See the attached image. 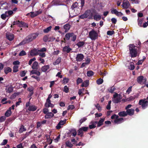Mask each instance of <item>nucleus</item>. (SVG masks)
<instances>
[{"mask_svg":"<svg viewBox=\"0 0 148 148\" xmlns=\"http://www.w3.org/2000/svg\"><path fill=\"white\" fill-rule=\"evenodd\" d=\"M39 34L38 33H32L29 34L18 45H24L26 43H29L33 41L34 39L38 37Z\"/></svg>","mask_w":148,"mask_h":148,"instance_id":"obj_1","label":"nucleus"},{"mask_svg":"<svg viewBox=\"0 0 148 148\" xmlns=\"http://www.w3.org/2000/svg\"><path fill=\"white\" fill-rule=\"evenodd\" d=\"M136 47L134 44H130L129 45L130 56L132 58L136 57L138 56V52Z\"/></svg>","mask_w":148,"mask_h":148,"instance_id":"obj_2","label":"nucleus"},{"mask_svg":"<svg viewBox=\"0 0 148 148\" xmlns=\"http://www.w3.org/2000/svg\"><path fill=\"white\" fill-rule=\"evenodd\" d=\"M71 41H75L77 38V36L75 35L74 33H68L65 34V37L64 38V40L62 41V42H66V41L69 40L70 39Z\"/></svg>","mask_w":148,"mask_h":148,"instance_id":"obj_3","label":"nucleus"},{"mask_svg":"<svg viewBox=\"0 0 148 148\" xmlns=\"http://www.w3.org/2000/svg\"><path fill=\"white\" fill-rule=\"evenodd\" d=\"M89 37L92 40H95L97 38L98 34L96 31L93 29L89 33Z\"/></svg>","mask_w":148,"mask_h":148,"instance_id":"obj_4","label":"nucleus"},{"mask_svg":"<svg viewBox=\"0 0 148 148\" xmlns=\"http://www.w3.org/2000/svg\"><path fill=\"white\" fill-rule=\"evenodd\" d=\"M138 104L140 105L143 109H145L148 106V101L146 99H140L139 100Z\"/></svg>","mask_w":148,"mask_h":148,"instance_id":"obj_5","label":"nucleus"},{"mask_svg":"<svg viewBox=\"0 0 148 148\" xmlns=\"http://www.w3.org/2000/svg\"><path fill=\"white\" fill-rule=\"evenodd\" d=\"M113 97L115 98L113 100V101L114 103H117L121 101V100L122 98V96L120 94H118L117 93L115 92V94L113 95Z\"/></svg>","mask_w":148,"mask_h":148,"instance_id":"obj_6","label":"nucleus"},{"mask_svg":"<svg viewBox=\"0 0 148 148\" xmlns=\"http://www.w3.org/2000/svg\"><path fill=\"white\" fill-rule=\"evenodd\" d=\"M138 82L140 84L145 83L146 81V78H144L143 76H138L137 78Z\"/></svg>","mask_w":148,"mask_h":148,"instance_id":"obj_7","label":"nucleus"},{"mask_svg":"<svg viewBox=\"0 0 148 148\" xmlns=\"http://www.w3.org/2000/svg\"><path fill=\"white\" fill-rule=\"evenodd\" d=\"M66 121V119H65L64 120L60 121L59 123H58L57 125L56 126V127L57 129L59 130L61 127V125H63L64 124H65Z\"/></svg>","mask_w":148,"mask_h":148,"instance_id":"obj_8","label":"nucleus"},{"mask_svg":"<svg viewBox=\"0 0 148 148\" xmlns=\"http://www.w3.org/2000/svg\"><path fill=\"white\" fill-rule=\"evenodd\" d=\"M84 56L82 54H77L76 58V60L77 62L81 61L84 59Z\"/></svg>","mask_w":148,"mask_h":148,"instance_id":"obj_9","label":"nucleus"},{"mask_svg":"<svg viewBox=\"0 0 148 148\" xmlns=\"http://www.w3.org/2000/svg\"><path fill=\"white\" fill-rule=\"evenodd\" d=\"M85 12L86 14V18H87L88 17L89 19L92 18L93 14L92 13H91L90 10H87L85 11Z\"/></svg>","mask_w":148,"mask_h":148,"instance_id":"obj_10","label":"nucleus"},{"mask_svg":"<svg viewBox=\"0 0 148 148\" xmlns=\"http://www.w3.org/2000/svg\"><path fill=\"white\" fill-rule=\"evenodd\" d=\"M126 111L127 116V115L130 116H132L134 114V109L131 108L129 109H127Z\"/></svg>","mask_w":148,"mask_h":148,"instance_id":"obj_11","label":"nucleus"},{"mask_svg":"<svg viewBox=\"0 0 148 148\" xmlns=\"http://www.w3.org/2000/svg\"><path fill=\"white\" fill-rule=\"evenodd\" d=\"M121 5L125 9H127L130 5L129 2L127 0L126 1H124Z\"/></svg>","mask_w":148,"mask_h":148,"instance_id":"obj_12","label":"nucleus"},{"mask_svg":"<svg viewBox=\"0 0 148 148\" xmlns=\"http://www.w3.org/2000/svg\"><path fill=\"white\" fill-rule=\"evenodd\" d=\"M6 38L9 40V41H12L13 40L14 36L13 34H7L6 35Z\"/></svg>","mask_w":148,"mask_h":148,"instance_id":"obj_13","label":"nucleus"},{"mask_svg":"<svg viewBox=\"0 0 148 148\" xmlns=\"http://www.w3.org/2000/svg\"><path fill=\"white\" fill-rule=\"evenodd\" d=\"M39 67V65L37 61H35L33 63L32 66V68L33 69H38Z\"/></svg>","mask_w":148,"mask_h":148,"instance_id":"obj_14","label":"nucleus"},{"mask_svg":"<svg viewBox=\"0 0 148 148\" xmlns=\"http://www.w3.org/2000/svg\"><path fill=\"white\" fill-rule=\"evenodd\" d=\"M35 74L37 75L38 76H39V75H40V73L39 71H38L37 69H33L31 71L30 74V75L32 74Z\"/></svg>","mask_w":148,"mask_h":148,"instance_id":"obj_15","label":"nucleus"},{"mask_svg":"<svg viewBox=\"0 0 148 148\" xmlns=\"http://www.w3.org/2000/svg\"><path fill=\"white\" fill-rule=\"evenodd\" d=\"M72 49L70 48L69 46H66L64 47L63 51L64 52H66V53H68L70 52Z\"/></svg>","mask_w":148,"mask_h":148,"instance_id":"obj_16","label":"nucleus"},{"mask_svg":"<svg viewBox=\"0 0 148 148\" xmlns=\"http://www.w3.org/2000/svg\"><path fill=\"white\" fill-rule=\"evenodd\" d=\"M12 114L11 108V107H9L8 109L5 112V116L9 117Z\"/></svg>","mask_w":148,"mask_h":148,"instance_id":"obj_17","label":"nucleus"},{"mask_svg":"<svg viewBox=\"0 0 148 148\" xmlns=\"http://www.w3.org/2000/svg\"><path fill=\"white\" fill-rule=\"evenodd\" d=\"M36 109H37V106L33 105L30 106L28 108V110L30 111H35Z\"/></svg>","mask_w":148,"mask_h":148,"instance_id":"obj_18","label":"nucleus"},{"mask_svg":"<svg viewBox=\"0 0 148 148\" xmlns=\"http://www.w3.org/2000/svg\"><path fill=\"white\" fill-rule=\"evenodd\" d=\"M105 119V118H101L100 120L98 122L97 121V127H99L100 126L102 125H103V122Z\"/></svg>","mask_w":148,"mask_h":148,"instance_id":"obj_19","label":"nucleus"},{"mask_svg":"<svg viewBox=\"0 0 148 148\" xmlns=\"http://www.w3.org/2000/svg\"><path fill=\"white\" fill-rule=\"evenodd\" d=\"M50 68L49 65H45L43 66H42L41 68V69L43 72H46L48 69Z\"/></svg>","mask_w":148,"mask_h":148,"instance_id":"obj_20","label":"nucleus"},{"mask_svg":"<svg viewBox=\"0 0 148 148\" xmlns=\"http://www.w3.org/2000/svg\"><path fill=\"white\" fill-rule=\"evenodd\" d=\"M91 123H92L91 125H89V127L90 129H92L95 128L96 127V124L97 123V121H95L94 122L91 121Z\"/></svg>","mask_w":148,"mask_h":148,"instance_id":"obj_21","label":"nucleus"},{"mask_svg":"<svg viewBox=\"0 0 148 148\" xmlns=\"http://www.w3.org/2000/svg\"><path fill=\"white\" fill-rule=\"evenodd\" d=\"M124 121V118H120L117 119H115L114 120V122L115 123L119 124L123 122Z\"/></svg>","mask_w":148,"mask_h":148,"instance_id":"obj_22","label":"nucleus"},{"mask_svg":"<svg viewBox=\"0 0 148 148\" xmlns=\"http://www.w3.org/2000/svg\"><path fill=\"white\" fill-rule=\"evenodd\" d=\"M64 28L65 29V32H67L71 28V26L69 24H66L64 25Z\"/></svg>","mask_w":148,"mask_h":148,"instance_id":"obj_23","label":"nucleus"},{"mask_svg":"<svg viewBox=\"0 0 148 148\" xmlns=\"http://www.w3.org/2000/svg\"><path fill=\"white\" fill-rule=\"evenodd\" d=\"M19 27H28V25L26 23H25L23 21H20V23L19 25Z\"/></svg>","mask_w":148,"mask_h":148,"instance_id":"obj_24","label":"nucleus"},{"mask_svg":"<svg viewBox=\"0 0 148 148\" xmlns=\"http://www.w3.org/2000/svg\"><path fill=\"white\" fill-rule=\"evenodd\" d=\"M89 81L88 80H86L82 82L81 85V86L83 87H87L89 86Z\"/></svg>","mask_w":148,"mask_h":148,"instance_id":"obj_25","label":"nucleus"},{"mask_svg":"<svg viewBox=\"0 0 148 148\" xmlns=\"http://www.w3.org/2000/svg\"><path fill=\"white\" fill-rule=\"evenodd\" d=\"M54 116V114L52 112H48L45 116V119H51V118L53 117Z\"/></svg>","mask_w":148,"mask_h":148,"instance_id":"obj_26","label":"nucleus"},{"mask_svg":"<svg viewBox=\"0 0 148 148\" xmlns=\"http://www.w3.org/2000/svg\"><path fill=\"white\" fill-rule=\"evenodd\" d=\"M30 54L32 56H36L38 55V53L37 50L36 49H34L31 50L30 51Z\"/></svg>","mask_w":148,"mask_h":148,"instance_id":"obj_27","label":"nucleus"},{"mask_svg":"<svg viewBox=\"0 0 148 148\" xmlns=\"http://www.w3.org/2000/svg\"><path fill=\"white\" fill-rule=\"evenodd\" d=\"M118 115L121 117H125L127 116L126 111H122L119 112Z\"/></svg>","mask_w":148,"mask_h":148,"instance_id":"obj_28","label":"nucleus"},{"mask_svg":"<svg viewBox=\"0 0 148 148\" xmlns=\"http://www.w3.org/2000/svg\"><path fill=\"white\" fill-rule=\"evenodd\" d=\"M4 72L5 74H7L9 72H11L12 71V69L9 67H6L4 69Z\"/></svg>","mask_w":148,"mask_h":148,"instance_id":"obj_29","label":"nucleus"},{"mask_svg":"<svg viewBox=\"0 0 148 148\" xmlns=\"http://www.w3.org/2000/svg\"><path fill=\"white\" fill-rule=\"evenodd\" d=\"M62 60L61 57H58L54 62H53V64L54 65H56V64H59L60 63Z\"/></svg>","mask_w":148,"mask_h":148,"instance_id":"obj_30","label":"nucleus"},{"mask_svg":"<svg viewBox=\"0 0 148 148\" xmlns=\"http://www.w3.org/2000/svg\"><path fill=\"white\" fill-rule=\"evenodd\" d=\"M51 102V100H49V99H46V102L45 104V106L46 108L49 107L50 106Z\"/></svg>","mask_w":148,"mask_h":148,"instance_id":"obj_31","label":"nucleus"},{"mask_svg":"<svg viewBox=\"0 0 148 148\" xmlns=\"http://www.w3.org/2000/svg\"><path fill=\"white\" fill-rule=\"evenodd\" d=\"M13 87H12V85H10L9 87L7 88H6L7 92H8L9 93L13 92Z\"/></svg>","mask_w":148,"mask_h":148,"instance_id":"obj_32","label":"nucleus"},{"mask_svg":"<svg viewBox=\"0 0 148 148\" xmlns=\"http://www.w3.org/2000/svg\"><path fill=\"white\" fill-rule=\"evenodd\" d=\"M65 145L66 147L72 148L73 146V144H72L71 143L69 140L66 141L65 142Z\"/></svg>","mask_w":148,"mask_h":148,"instance_id":"obj_33","label":"nucleus"},{"mask_svg":"<svg viewBox=\"0 0 148 148\" xmlns=\"http://www.w3.org/2000/svg\"><path fill=\"white\" fill-rule=\"evenodd\" d=\"M8 17L7 14V11L5 12V13L2 14L1 15V17L3 20H5L7 17Z\"/></svg>","mask_w":148,"mask_h":148,"instance_id":"obj_34","label":"nucleus"},{"mask_svg":"<svg viewBox=\"0 0 148 148\" xmlns=\"http://www.w3.org/2000/svg\"><path fill=\"white\" fill-rule=\"evenodd\" d=\"M84 43V42H83V41H80L77 43L76 45L77 46H78V47H81L83 46Z\"/></svg>","mask_w":148,"mask_h":148,"instance_id":"obj_35","label":"nucleus"},{"mask_svg":"<svg viewBox=\"0 0 148 148\" xmlns=\"http://www.w3.org/2000/svg\"><path fill=\"white\" fill-rule=\"evenodd\" d=\"M94 73L93 71H92V70H89V71H87L86 74L87 76L91 77L93 75Z\"/></svg>","mask_w":148,"mask_h":148,"instance_id":"obj_36","label":"nucleus"},{"mask_svg":"<svg viewBox=\"0 0 148 148\" xmlns=\"http://www.w3.org/2000/svg\"><path fill=\"white\" fill-rule=\"evenodd\" d=\"M70 132L73 134V136H76L77 134L76 130L75 129H72L70 130Z\"/></svg>","mask_w":148,"mask_h":148,"instance_id":"obj_37","label":"nucleus"},{"mask_svg":"<svg viewBox=\"0 0 148 148\" xmlns=\"http://www.w3.org/2000/svg\"><path fill=\"white\" fill-rule=\"evenodd\" d=\"M46 136L47 140V142L49 143V144H51L52 140L50 138V136H49L47 135V134L46 135Z\"/></svg>","mask_w":148,"mask_h":148,"instance_id":"obj_38","label":"nucleus"},{"mask_svg":"<svg viewBox=\"0 0 148 148\" xmlns=\"http://www.w3.org/2000/svg\"><path fill=\"white\" fill-rule=\"evenodd\" d=\"M52 28L51 26H50L49 27H48L47 28H46V29H45L43 30V32L44 33H48L49 31L51 30V29Z\"/></svg>","mask_w":148,"mask_h":148,"instance_id":"obj_39","label":"nucleus"},{"mask_svg":"<svg viewBox=\"0 0 148 148\" xmlns=\"http://www.w3.org/2000/svg\"><path fill=\"white\" fill-rule=\"evenodd\" d=\"M78 4L77 2H75V3H73L71 6V9L73 10H74L75 8H76L77 7Z\"/></svg>","mask_w":148,"mask_h":148,"instance_id":"obj_40","label":"nucleus"},{"mask_svg":"<svg viewBox=\"0 0 148 148\" xmlns=\"http://www.w3.org/2000/svg\"><path fill=\"white\" fill-rule=\"evenodd\" d=\"M93 17L94 19L96 20H100L101 18L100 15L96 14L94 15Z\"/></svg>","mask_w":148,"mask_h":148,"instance_id":"obj_41","label":"nucleus"},{"mask_svg":"<svg viewBox=\"0 0 148 148\" xmlns=\"http://www.w3.org/2000/svg\"><path fill=\"white\" fill-rule=\"evenodd\" d=\"M83 82V80H82V79L80 77H78L77 78V80H76V84L77 85H78L79 84L81 83H82V82Z\"/></svg>","mask_w":148,"mask_h":148,"instance_id":"obj_42","label":"nucleus"},{"mask_svg":"<svg viewBox=\"0 0 148 148\" xmlns=\"http://www.w3.org/2000/svg\"><path fill=\"white\" fill-rule=\"evenodd\" d=\"M95 106L99 111L101 112V111L102 107H101L100 105H99V103H97V104L95 105Z\"/></svg>","mask_w":148,"mask_h":148,"instance_id":"obj_43","label":"nucleus"},{"mask_svg":"<svg viewBox=\"0 0 148 148\" xmlns=\"http://www.w3.org/2000/svg\"><path fill=\"white\" fill-rule=\"evenodd\" d=\"M18 66L17 65H14L13 67V72H16L18 71Z\"/></svg>","mask_w":148,"mask_h":148,"instance_id":"obj_44","label":"nucleus"},{"mask_svg":"<svg viewBox=\"0 0 148 148\" xmlns=\"http://www.w3.org/2000/svg\"><path fill=\"white\" fill-rule=\"evenodd\" d=\"M143 19H138V25L141 27H143L142 24L143 23Z\"/></svg>","mask_w":148,"mask_h":148,"instance_id":"obj_45","label":"nucleus"},{"mask_svg":"<svg viewBox=\"0 0 148 148\" xmlns=\"http://www.w3.org/2000/svg\"><path fill=\"white\" fill-rule=\"evenodd\" d=\"M103 82V80L100 78L98 79L96 81V83L98 84H101Z\"/></svg>","mask_w":148,"mask_h":148,"instance_id":"obj_46","label":"nucleus"},{"mask_svg":"<svg viewBox=\"0 0 148 148\" xmlns=\"http://www.w3.org/2000/svg\"><path fill=\"white\" fill-rule=\"evenodd\" d=\"M69 81V79L67 77H64L63 78V79L62 81V82L64 84H66Z\"/></svg>","mask_w":148,"mask_h":148,"instance_id":"obj_47","label":"nucleus"},{"mask_svg":"<svg viewBox=\"0 0 148 148\" xmlns=\"http://www.w3.org/2000/svg\"><path fill=\"white\" fill-rule=\"evenodd\" d=\"M30 13L31 14L30 16L32 18L36 17V16H37V15L39 14V13H38V12H37V13H34V12H31Z\"/></svg>","mask_w":148,"mask_h":148,"instance_id":"obj_48","label":"nucleus"},{"mask_svg":"<svg viewBox=\"0 0 148 148\" xmlns=\"http://www.w3.org/2000/svg\"><path fill=\"white\" fill-rule=\"evenodd\" d=\"M26 130V129L25 128L24 126V125H22L20 128V131L21 133L24 132V131H25Z\"/></svg>","mask_w":148,"mask_h":148,"instance_id":"obj_49","label":"nucleus"},{"mask_svg":"<svg viewBox=\"0 0 148 148\" xmlns=\"http://www.w3.org/2000/svg\"><path fill=\"white\" fill-rule=\"evenodd\" d=\"M26 54V53L25 51L23 50V51L20 52L19 54V56H23L25 55Z\"/></svg>","mask_w":148,"mask_h":148,"instance_id":"obj_50","label":"nucleus"},{"mask_svg":"<svg viewBox=\"0 0 148 148\" xmlns=\"http://www.w3.org/2000/svg\"><path fill=\"white\" fill-rule=\"evenodd\" d=\"M115 32L114 31H108L107 32V34L109 35H112L114 34Z\"/></svg>","mask_w":148,"mask_h":148,"instance_id":"obj_51","label":"nucleus"},{"mask_svg":"<svg viewBox=\"0 0 148 148\" xmlns=\"http://www.w3.org/2000/svg\"><path fill=\"white\" fill-rule=\"evenodd\" d=\"M119 118V116L116 115V114H113L112 116L111 117V118L112 119H117V118Z\"/></svg>","mask_w":148,"mask_h":148,"instance_id":"obj_52","label":"nucleus"},{"mask_svg":"<svg viewBox=\"0 0 148 148\" xmlns=\"http://www.w3.org/2000/svg\"><path fill=\"white\" fill-rule=\"evenodd\" d=\"M82 132H87L89 129V127H82Z\"/></svg>","mask_w":148,"mask_h":148,"instance_id":"obj_53","label":"nucleus"},{"mask_svg":"<svg viewBox=\"0 0 148 148\" xmlns=\"http://www.w3.org/2000/svg\"><path fill=\"white\" fill-rule=\"evenodd\" d=\"M134 99V96H131L127 98L126 100V101H131L133 100Z\"/></svg>","mask_w":148,"mask_h":148,"instance_id":"obj_54","label":"nucleus"},{"mask_svg":"<svg viewBox=\"0 0 148 148\" xmlns=\"http://www.w3.org/2000/svg\"><path fill=\"white\" fill-rule=\"evenodd\" d=\"M26 73V72L25 71V70H24L23 71H22L20 73V75L21 77H24L25 76Z\"/></svg>","mask_w":148,"mask_h":148,"instance_id":"obj_55","label":"nucleus"},{"mask_svg":"<svg viewBox=\"0 0 148 148\" xmlns=\"http://www.w3.org/2000/svg\"><path fill=\"white\" fill-rule=\"evenodd\" d=\"M134 68H135V66H134V63H133V64H132V63H131V64H130V66L129 67V69H130L131 70H133L134 69Z\"/></svg>","mask_w":148,"mask_h":148,"instance_id":"obj_56","label":"nucleus"},{"mask_svg":"<svg viewBox=\"0 0 148 148\" xmlns=\"http://www.w3.org/2000/svg\"><path fill=\"white\" fill-rule=\"evenodd\" d=\"M7 13L8 14V16H10V15H12L14 14V12L12 10H8L7 11Z\"/></svg>","mask_w":148,"mask_h":148,"instance_id":"obj_57","label":"nucleus"},{"mask_svg":"<svg viewBox=\"0 0 148 148\" xmlns=\"http://www.w3.org/2000/svg\"><path fill=\"white\" fill-rule=\"evenodd\" d=\"M63 90L66 93L69 92V88L68 86H66V85H65V86H64V89Z\"/></svg>","mask_w":148,"mask_h":148,"instance_id":"obj_58","label":"nucleus"},{"mask_svg":"<svg viewBox=\"0 0 148 148\" xmlns=\"http://www.w3.org/2000/svg\"><path fill=\"white\" fill-rule=\"evenodd\" d=\"M116 90V88L115 87H113V86L111 87V88L110 89H108V90L109 91V92L111 93H113L114 91H115Z\"/></svg>","mask_w":148,"mask_h":148,"instance_id":"obj_59","label":"nucleus"},{"mask_svg":"<svg viewBox=\"0 0 148 148\" xmlns=\"http://www.w3.org/2000/svg\"><path fill=\"white\" fill-rule=\"evenodd\" d=\"M36 59L35 57H34L33 58L29 60V65H31L33 61H34V60H36Z\"/></svg>","mask_w":148,"mask_h":148,"instance_id":"obj_60","label":"nucleus"},{"mask_svg":"<svg viewBox=\"0 0 148 148\" xmlns=\"http://www.w3.org/2000/svg\"><path fill=\"white\" fill-rule=\"evenodd\" d=\"M49 39V38L48 36H45L43 37V40L45 42H47Z\"/></svg>","mask_w":148,"mask_h":148,"instance_id":"obj_61","label":"nucleus"},{"mask_svg":"<svg viewBox=\"0 0 148 148\" xmlns=\"http://www.w3.org/2000/svg\"><path fill=\"white\" fill-rule=\"evenodd\" d=\"M75 108V107L73 105H70L69 106L67 109L70 110V109H71V110H73V109H74Z\"/></svg>","mask_w":148,"mask_h":148,"instance_id":"obj_62","label":"nucleus"},{"mask_svg":"<svg viewBox=\"0 0 148 148\" xmlns=\"http://www.w3.org/2000/svg\"><path fill=\"white\" fill-rule=\"evenodd\" d=\"M87 119V118L86 117H84L83 118L81 119L79 121L80 124H82L83 122L85 121Z\"/></svg>","mask_w":148,"mask_h":148,"instance_id":"obj_63","label":"nucleus"},{"mask_svg":"<svg viewBox=\"0 0 148 148\" xmlns=\"http://www.w3.org/2000/svg\"><path fill=\"white\" fill-rule=\"evenodd\" d=\"M8 142V140L7 139H4L3 140V142L1 143V145H5L6 144H7Z\"/></svg>","mask_w":148,"mask_h":148,"instance_id":"obj_64","label":"nucleus"}]
</instances>
